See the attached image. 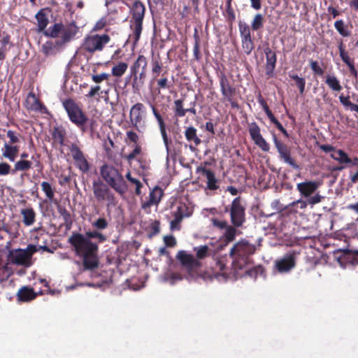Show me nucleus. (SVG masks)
<instances>
[{
    "label": "nucleus",
    "instance_id": "f257e3e1",
    "mask_svg": "<svg viewBox=\"0 0 358 358\" xmlns=\"http://www.w3.org/2000/svg\"><path fill=\"white\" fill-rule=\"evenodd\" d=\"M92 225L96 230L86 231L85 236L80 233L73 232L68 240L76 253L82 257L85 270H93L98 267L99 246L90 239L96 238L99 243H104L107 236L99 231L107 229L109 223L105 217H99Z\"/></svg>",
    "mask_w": 358,
    "mask_h": 358
},
{
    "label": "nucleus",
    "instance_id": "f03ea898",
    "mask_svg": "<svg viewBox=\"0 0 358 358\" xmlns=\"http://www.w3.org/2000/svg\"><path fill=\"white\" fill-rule=\"evenodd\" d=\"M256 250V245L245 239L236 242L229 251L234 268L241 270L250 264V257L255 253Z\"/></svg>",
    "mask_w": 358,
    "mask_h": 358
},
{
    "label": "nucleus",
    "instance_id": "7ed1b4c3",
    "mask_svg": "<svg viewBox=\"0 0 358 358\" xmlns=\"http://www.w3.org/2000/svg\"><path fill=\"white\" fill-rule=\"evenodd\" d=\"M100 174L106 184L120 195L128 190L127 184L119 170L112 165L103 164L100 168Z\"/></svg>",
    "mask_w": 358,
    "mask_h": 358
},
{
    "label": "nucleus",
    "instance_id": "20e7f679",
    "mask_svg": "<svg viewBox=\"0 0 358 358\" xmlns=\"http://www.w3.org/2000/svg\"><path fill=\"white\" fill-rule=\"evenodd\" d=\"M145 7L140 1H135L130 7L129 20L130 29L133 31L134 43H136L141 37L143 30V22L145 17Z\"/></svg>",
    "mask_w": 358,
    "mask_h": 358
},
{
    "label": "nucleus",
    "instance_id": "39448f33",
    "mask_svg": "<svg viewBox=\"0 0 358 358\" xmlns=\"http://www.w3.org/2000/svg\"><path fill=\"white\" fill-rule=\"evenodd\" d=\"M111 187L100 179L92 182V191L96 200L99 203L105 202L107 208L116 206L117 198L110 189Z\"/></svg>",
    "mask_w": 358,
    "mask_h": 358
},
{
    "label": "nucleus",
    "instance_id": "423d86ee",
    "mask_svg": "<svg viewBox=\"0 0 358 358\" xmlns=\"http://www.w3.org/2000/svg\"><path fill=\"white\" fill-rule=\"evenodd\" d=\"M62 106L67 113L69 120L78 129L87 121V114L73 99L69 98L62 101Z\"/></svg>",
    "mask_w": 358,
    "mask_h": 358
},
{
    "label": "nucleus",
    "instance_id": "0eeeda50",
    "mask_svg": "<svg viewBox=\"0 0 358 358\" xmlns=\"http://www.w3.org/2000/svg\"><path fill=\"white\" fill-rule=\"evenodd\" d=\"M110 41L108 34H94L85 38L83 48L89 53L102 51Z\"/></svg>",
    "mask_w": 358,
    "mask_h": 358
},
{
    "label": "nucleus",
    "instance_id": "6e6552de",
    "mask_svg": "<svg viewBox=\"0 0 358 358\" xmlns=\"http://www.w3.org/2000/svg\"><path fill=\"white\" fill-rule=\"evenodd\" d=\"M73 38H74V31L71 28L67 29L63 38L46 41L42 45L41 51L45 56L55 55L64 44L69 43Z\"/></svg>",
    "mask_w": 358,
    "mask_h": 358
},
{
    "label": "nucleus",
    "instance_id": "1a4fd4ad",
    "mask_svg": "<svg viewBox=\"0 0 358 358\" xmlns=\"http://www.w3.org/2000/svg\"><path fill=\"white\" fill-rule=\"evenodd\" d=\"M245 208L242 204L241 198H235L231 204L229 209L231 224L236 227H241L245 222Z\"/></svg>",
    "mask_w": 358,
    "mask_h": 358
},
{
    "label": "nucleus",
    "instance_id": "9d476101",
    "mask_svg": "<svg viewBox=\"0 0 358 358\" xmlns=\"http://www.w3.org/2000/svg\"><path fill=\"white\" fill-rule=\"evenodd\" d=\"M238 30L242 49L245 55H250L255 49V42L251 35L250 27L245 22L239 21Z\"/></svg>",
    "mask_w": 358,
    "mask_h": 358
},
{
    "label": "nucleus",
    "instance_id": "9b49d317",
    "mask_svg": "<svg viewBox=\"0 0 358 358\" xmlns=\"http://www.w3.org/2000/svg\"><path fill=\"white\" fill-rule=\"evenodd\" d=\"M273 139L275 147L279 153L280 159L285 164L289 165L292 169L299 170L301 167L296 160L292 157L290 148L282 141L278 139L275 134L273 135Z\"/></svg>",
    "mask_w": 358,
    "mask_h": 358
},
{
    "label": "nucleus",
    "instance_id": "f8f14e48",
    "mask_svg": "<svg viewBox=\"0 0 358 358\" xmlns=\"http://www.w3.org/2000/svg\"><path fill=\"white\" fill-rule=\"evenodd\" d=\"M73 159L76 166L83 173H87L90 169V164L84 155V153L76 143H71L69 146Z\"/></svg>",
    "mask_w": 358,
    "mask_h": 358
},
{
    "label": "nucleus",
    "instance_id": "ddd939ff",
    "mask_svg": "<svg viewBox=\"0 0 358 358\" xmlns=\"http://www.w3.org/2000/svg\"><path fill=\"white\" fill-rule=\"evenodd\" d=\"M177 258L189 275L196 274L197 269L201 266V263L193 255L181 250L178 252Z\"/></svg>",
    "mask_w": 358,
    "mask_h": 358
},
{
    "label": "nucleus",
    "instance_id": "4468645a",
    "mask_svg": "<svg viewBox=\"0 0 358 358\" xmlns=\"http://www.w3.org/2000/svg\"><path fill=\"white\" fill-rule=\"evenodd\" d=\"M70 28H71L72 31H74L75 36L78 31V27L74 22H72L66 27L62 23H55L52 26H50L44 31L43 34L47 37H51L53 38H58L61 34V38H63L66 30Z\"/></svg>",
    "mask_w": 358,
    "mask_h": 358
},
{
    "label": "nucleus",
    "instance_id": "2eb2a0df",
    "mask_svg": "<svg viewBox=\"0 0 358 358\" xmlns=\"http://www.w3.org/2000/svg\"><path fill=\"white\" fill-rule=\"evenodd\" d=\"M296 266V253L288 252L275 262V268L279 273H287Z\"/></svg>",
    "mask_w": 358,
    "mask_h": 358
},
{
    "label": "nucleus",
    "instance_id": "dca6fc26",
    "mask_svg": "<svg viewBox=\"0 0 358 358\" xmlns=\"http://www.w3.org/2000/svg\"><path fill=\"white\" fill-rule=\"evenodd\" d=\"M248 131L251 139L259 148H260L264 152L269 151V144L262 136L260 127L255 122H251L249 124Z\"/></svg>",
    "mask_w": 358,
    "mask_h": 358
},
{
    "label": "nucleus",
    "instance_id": "f3484780",
    "mask_svg": "<svg viewBox=\"0 0 358 358\" xmlns=\"http://www.w3.org/2000/svg\"><path fill=\"white\" fill-rule=\"evenodd\" d=\"M164 196V190L159 186H155L150 192L147 201H141L142 209L146 210L151 206H157Z\"/></svg>",
    "mask_w": 358,
    "mask_h": 358
},
{
    "label": "nucleus",
    "instance_id": "a211bd4d",
    "mask_svg": "<svg viewBox=\"0 0 358 358\" xmlns=\"http://www.w3.org/2000/svg\"><path fill=\"white\" fill-rule=\"evenodd\" d=\"M25 108L31 111L45 113L48 111L46 106L36 96L34 92H30L24 101Z\"/></svg>",
    "mask_w": 358,
    "mask_h": 358
},
{
    "label": "nucleus",
    "instance_id": "6ab92c4d",
    "mask_svg": "<svg viewBox=\"0 0 358 358\" xmlns=\"http://www.w3.org/2000/svg\"><path fill=\"white\" fill-rule=\"evenodd\" d=\"M219 78L220 91L223 99L235 96L236 94V88L230 83L229 80L224 72H220L217 74Z\"/></svg>",
    "mask_w": 358,
    "mask_h": 358
},
{
    "label": "nucleus",
    "instance_id": "aec40b11",
    "mask_svg": "<svg viewBox=\"0 0 358 358\" xmlns=\"http://www.w3.org/2000/svg\"><path fill=\"white\" fill-rule=\"evenodd\" d=\"M197 173H201L203 176L206 178V189L215 191L220 188V181L215 177V173L204 166H198L196 169Z\"/></svg>",
    "mask_w": 358,
    "mask_h": 358
},
{
    "label": "nucleus",
    "instance_id": "412c9836",
    "mask_svg": "<svg viewBox=\"0 0 358 358\" xmlns=\"http://www.w3.org/2000/svg\"><path fill=\"white\" fill-rule=\"evenodd\" d=\"M8 259L13 264L29 266V255H27L24 250L17 249L15 251H10L8 255Z\"/></svg>",
    "mask_w": 358,
    "mask_h": 358
},
{
    "label": "nucleus",
    "instance_id": "4be33fe9",
    "mask_svg": "<svg viewBox=\"0 0 358 358\" xmlns=\"http://www.w3.org/2000/svg\"><path fill=\"white\" fill-rule=\"evenodd\" d=\"M184 135L185 139L189 143V148L192 151H194L196 148L201 143V140L197 135V130L193 126L185 127Z\"/></svg>",
    "mask_w": 358,
    "mask_h": 358
},
{
    "label": "nucleus",
    "instance_id": "5701e85b",
    "mask_svg": "<svg viewBox=\"0 0 358 358\" xmlns=\"http://www.w3.org/2000/svg\"><path fill=\"white\" fill-rule=\"evenodd\" d=\"M319 187L320 182L310 180L298 183L296 189L301 196L308 198L318 189Z\"/></svg>",
    "mask_w": 358,
    "mask_h": 358
},
{
    "label": "nucleus",
    "instance_id": "b1692460",
    "mask_svg": "<svg viewBox=\"0 0 358 358\" xmlns=\"http://www.w3.org/2000/svg\"><path fill=\"white\" fill-rule=\"evenodd\" d=\"M264 51L266 59V74L268 77H272L273 76V71L275 69L277 62L276 54L269 47L264 48Z\"/></svg>",
    "mask_w": 358,
    "mask_h": 358
},
{
    "label": "nucleus",
    "instance_id": "393cba45",
    "mask_svg": "<svg viewBox=\"0 0 358 358\" xmlns=\"http://www.w3.org/2000/svg\"><path fill=\"white\" fill-rule=\"evenodd\" d=\"M145 110V108L142 103H136L131 107L129 117L134 124L137 125L141 122Z\"/></svg>",
    "mask_w": 358,
    "mask_h": 358
},
{
    "label": "nucleus",
    "instance_id": "a878e982",
    "mask_svg": "<svg viewBox=\"0 0 358 358\" xmlns=\"http://www.w3.org/2000/svg\"><path fill=\"white\" fill-rule=\"evenodd\" d=\"M37 294L34 289L28 286L22 287L17 293V301L20 302H29L35 299Z\"/></svg>",
    "mask_w": 358,
    "mask_h": 358
},
{
    "label": "nucleus",
    "instance_id": "bb28decb",
    "mask_svg": "<svg viewBox=\"0 0 358 358\" xmlns=\"http://www.w3.org/2000/svg\"><path fill=\"white\" fill-rule=\"evenodd\" d=\"M20 152L17 145H10L5 143L2 149V156L10 162H15Z\"/></svg>",
    "mask_w": 358,
    "mask_h": 358
},
{
    "label": "nucleus",
    "instance_id": "cd10ccee",
    "mask_svg": "<svg viewBox=\"0 0 358 358\" xmlns=\"http://www.w3.org/2000/svg\"><path fill=\"white\" fill-rule=\"evenodd\" d=\"M131 76L133 77L131 83L132 88L134 92H138L145 84V81L147 78V71L131 73Z\"/></svg>",
    "mask_w": 358,
    "mask_h": 358
},
{
    "label": "nucleus",
    "instance_id": "c85d7f7f",
    "mask_svg": "<svg viewBox=\"0 0 358 358\" xmlns=\"http://www.w3.org/2000/svg\"><path fill=\"white\" fill-rule=\"evenodd\" d=\"M148 59L143 55H140L130 67L131 73H136L138 71H147Z\"/></svg>",
    "mask_w": 358,
    "mask_h": 358
},
{
    "label": "nucleus",
    "instance_id": "c756f323",
    "mask_svg": "<svg viewBox=\"0 0 358 358\" xmlns=\"http://www.w3.org/2000/svg\"><path fill=\"white\" fill-rule=\"evenodd\" d=\"M20 213L22 215V222L25 226H31L35 222L36 214L33 208L22 209Z\"/></svg>",
    "mask_w": 358,
    "mask_h": 358
},
{
    "label": "nucleus",
    "instance_id": "7c9ffc66",
    "mask_svg": "<svg viewBox=\"0 0 358 358\" xmlns=\"http://www.w3.org/2000/svg\"><path fill=\"white\" fill-rule=\"evenodd\" d=\"M35 17L37 20L38 31L43 33L49 23V20L44 9H41Z\"/></svg>",
    "mask_w": 358,
    "mask_h": 358
},
{
    "label": "nucleus",
    "instance_id": "2f4dec72",
    "mask_svg": "<svg viewBox=\"0 0 358 358\" xmlns=\"http://www.w3.org/2000/svg\"><path fill=\"white\" fill-rule=\"evenodd\" d=\"M66 136V129L60 126L55 127L53 128L52 132V136L55 143H58L59 145L63 146L64 145V140Z\"/></svg>",
    "mask_w": 358,
    "mask_h": 358
},
{
    "label": "nucleus",
    "instance_id": "473e14b6",
    "mask_svg": "<svg viewBox=\"0 0 358 358\" xmlns=\"http://www.w3.org/2000/svg\"><path fill=\"white\" fill-rule=\"evenodd\" d=\"M191 215L192 213L189 207L185 203H180L173 213L174 218L180 221H182L184 217H189Z\"/></svg>",
    "mask_w": 358,
    "mask_h": 358
},
{
    "label": "nucleus",
    "instance_id": "72a5a7b5",
    "mask_svg": "<svg viewBox=\"0 0 358 358\" xmlns=\"http://www.w3.org/2000/svg\"><path fill=\"white\" fill-rule=\"evenodd\" d=\"M162 69L163 64L161 62L159 57H152L151 61V71L153 80L159 76Z\"/></svg>",
    "mask_w": 358,
    "mask_h": 358
},
{
    "label": "nucleus",
    "instance_id": "f704fd0d",
    "mask_svg": "<svg viewBox=\"0 0 358 358\" xmlns=\"http://www.w3.org/2000/svg\"><path fill=\"white\" fill-rule=\"evenodd\" d=\"M325 83L332 91L340 92L343 89L340 80L334 75H327Z\"/></svg>",
    "mask_w": 358,
    "mask_h": 358
},
{
    "label": "nucleus",
    "instance_id": "c9c22d12",
    "mask_svg": "<svg viewBox=\"0 0 358 358\" xmlns=\"http://www.w3.org/2000/svg\"><path fill=\"white\" fill-rule=\"evenodd\" d=\"M97 128V123L94 119H89L87 116V121L83 124V126L80 127L82 133H90L92 136L96 132Z\"/></svg>",
    "mask_w": 358,
    "mask_h": 358
},
{
    "label": "nucleus",
    "instance_id": "e433bc0d",
    "mask_svg": "<svg viewBox=\"0 0 358 358\" xmlns=\"http://www.w3.org/2000/svg\"><path fill=\"white\" fill-rule=\"evenodd\" d=\"M339 101L343 106L345 109H350L351 111H355L358 113V105L352 103L350 101V96L349 94L344 95L343 93L340 94Z\"/></svg>",
    "mask_w": 358,
    "mask_h": 358
},
{
    "label": "nucleus",
    "instance_id": "4c0bfd02",
    "mask_svg": "<svg viewBox=\"0 0 358 358\" xmlns=\"http://www.w3.org/2000/svg\"><path fill=\"white\" fill-rule=\"evenodd\" d=\"M32 166V162L27 159H20L16 162L14 164V169L12 170L11 173L15 174L17 171H27Z\"/></svg>",
    "mask_w": 358,
    "mask_h": 358
},
{
    "label": "nucleus",
    "instance_id": "58836bf2",
    "mask_svg": "<svg viewBox=\"0 0 358 358\" xmlns=\"http://www.w3.org/2000/svg\"><path fill=\"white\" fill-rule=\"evenodd\" d=\"M330 157L341 164H350L351 162V159L343 150H336L334 153L331 154Z\"/></svg>",
    "mask_w": 358,
    "mask_h": 358
},
{
    "label": "nucleus",
    "instance_id": "ea45409f",
    "mask_svg": "<svg viewBox=\"0 0 358 358\" xmlns=\"http://www.w3.org/2000/svg\"><path fill=\"white\" fill-rule=\"evenodd\" d=\"M334 27L343 37H348L351 34L350 31L348 29L347 25L343 20H336L334 22Z\"/></svg>",
    "mask_w": 358,
    "mask_h": 358
},
{
    "label": "nucleus",
    "instance_id": "a19ab883",
    "mask_svg": "<svg viewBox=\"0 0 358 358\" xmlns=\"http://www.w3.org/2000/svg\"><path fill=\"white\" fill-rule=\"evenodd\" d=\"M174 108V116L176 117H182L186 115L185 108H183V100L176 99L173 102Z\"/></svg>",
    "mask_w": 358,
    "mask_h": 358
},
{
    "label": "nucleus",
    "instance_id": "79ce46f5",
    "mask_svg": "<svg viewBox=\"0 0 358 358\" xmlns=\"http://www.w3.org/2000/svg\"><path fill=\"white\" fill-rule=\"evenodd\" d=\"M127 68L128 65L127 63L122 62H119L112 68L111 73L113 76L121 77L125 73Z\"/></svg>",
    "mask_w": 358,
    "mask_h": 358
},
{
    "label": "nucleus",
    "instance_id": "37998d69",
    "mask_svg": "<svg viewBox=\"0 0 358 358\" xmlns=\"http://www.w3.org/2000/svg\"><path fill=\"white\" fill-rule=\"evenodd\" d=\"M194 43L193 48L194 58L195 60L199 61L201 58V54L200 52V37L197 33L196 29L194 34Z\"/></svg>",
    "mask_w": 358,
    "mask_h": 358
},
{
    "label": "nucleus",
    "instance_id": "c03bdc74",
    "mask_svg": "<svg viewBox=\"0 0 358 358\" xmlns=\"http://www.w3.org/2000/svg\"><path fill=\"white\" fill-rule=\"evenodd\" d=\"M264 17L262 14H256L252 21L250 30L257 31L264 26Z\"/></svg>",
    "mask_w": 358,
    "mask_h": 358
},
{
    "label": "nucleus",
    "instance_id": "a18cd8bd",
    "mask_svg": "<svg viewBox=\"0 0 358 358\" xmlns=\"http://www.w3.org/2000/svg\"><path fill=\"white\" fill-rule=\"evenodd\" d=\"M125 177L131 184L134 185L136 186L135 194L137 196L141 195V189L143 187V184L141 183V182L138 179L133 178L131 173L129 171L126 174Z\"/></svg>",
    "mask_w": 358,
    "mask_h": 358
},
{
    "label": "nucleus",
    "instance_id": "49530a36",
    "mask_svg": "<svg viewBox=\"0 0 358 358\" xmlns=\"http://www.w3.org/2000/svg\"><path fill=\"white\" fill-rule=\"evenodd\" d=\"M41 189L43 192L45 193L46 197L50 201H52L55 196V190L52 188V185L48 182L43 181L41 182Z\"/></svg>",
    "mask_w": 358,
    "mask_h": 358
},
{
    "label": "nucleus",
    "instance_id": "de8ad7c7",
    "mask_svg": "<svg viewBox=\"0 0 358 358\" xmlns=\"http://www.w3.org/2000/svg\"><path fill=\"white\" fill-rule=\"evenodd\" d=\"M289 77L295 81V85L298 87L301 94L305 91L306 80L304 78L299 77L297 74H289Z\"/></svg>",
    "mask_w": 358,
    "mask_h": 358
},
{
    "label": "nucleus",
    "instance_id": "09e8293b",
    "mask_svg": "<svg viewBox=\"0 0 358 358\" xmlns=\"http://www.w3.org/2000/svg\"><path fill=\"white\" fill-rule=\"evenodd\" d=\"M308 203V201H303L302 199H299V200L294 201L292 202L291 203H289L287 206H286L285 208L287 209L289 212L296 213L297 210H294V208L297 207L301 209H304L307 207Z\"/></svg>",
    "mask_w": 358,
    "mask_h": 358
},
{
    "label": "nucleus",
    "instance_id": "8fccbe9b",
    "mask_svg": "<svg viewBox=\"0 0 358 358\" xmlns=\"http://www.w3.org/2000/svg\"><path fill=\"white\" fill-rule=\"evenodd\" d=\"M59 213L60 215L62 217V218L64 220L66 228L67 229H69L71 227V225H72V223H73L72 220H71V213L69 212V210H67L64 208H59Z\"/></svg>",
    "mask_w": 358,
    "mask_h": 358
},
{
    "label": "nucleus",
    "instance_id": "3c124183",
    "mask_svg": "<svg viewBox=\"0 0 358 358\" xmlns=\"http://www.w3.org/2000/svg\"><path fill=\"white\" fill-rule=\"evenodd\" d=\"M226 268V257H221L215 260V265L213 269L215 274H220V272L223 271Z\"/></svg>",
    "mask_w": 358,
    "mask_h": 358
},
{
    "label": "nucleus",
    "instance_id": "603ef678",
    "mask_svg": "<svg viewBox=\"0 0 358 358\" xmlns=\"http://www.w3.org/2000/svg\"><path fill=\"white\" fill-rule=\"evenodd\" d=\"M164 73L162 74V76L159 79H155L157 80V85L159 90H169L173 85L169 80L167 77H164Z\"/></svg>",
    "mask_w": 358,
    "mask_h": 358
},
{
    "label": "nucleus",
    "instance_id": "864d4df0",
    "mask_svg": "<svg viewBox=\"0 0 358 358\" xmlns=\"http://www.w3.org/2000/svg\"><path fill=\"white\" fill-rule=\"evenodd\" d=\"M235 227H234V225H229L225 229L224 238L227 243L231 242L235 239L236 235V229Z\"/></svg>",
    "mask_w": 358,
    "mask_h": 358
},
{
    "label": "nucleus",
    "instance_id": "5fc2aeb1",
    "mask_svg": "<svg viewBox=\"0 0 358 358\" xmlns=\"http://www.w3.org/2000/svg\"><path fill=\"white\" fill-rule=\"evenodd\" d=\"M6 136L9 138L8 144L16 145L20 143V137L21 136L20 133L13 130H8Z\"/></svg>",
    "mask_w": 358,
    "mask_h": 358
},
{
    "label": "nucleus",
    "instance_id": "6e6d98bb",
    "mask_svg": "<svg viewBox=\"0 0 358 358\" xmlns=\"http://www.w3.org/2000/svg\"><path fill=\"white\" fill-rule=\"evenodd\" d=\"M310 67L312 71L313 72L314 75L322 76H323L324 71V69L320 66L317 61H314L311 59L310 61Z\"/></svg>",
    "mask_w": 358,
    "mask_h": 358
},
{
    "label": "nucleus",
    "instance_id": "4d7b16f0",
    "mask_svg": "<svg viewBox=\"0 0 358 358\" xmlns=\"http://www.w3.org/2000/svg\"><path fill=\"white\" fill-rule=\"evenodd\" d=\"M338 48L339 50V55L343 62L351 58L348 52V51L345 50V46L343 43V41L342 39L340 40Z\"/></svg>",
    "mask_w": 358,
    "mask_h": 358
},
{
    "label": "nucleus",
    "instance_id": "13d9d810",
    "mask_svg": "<svg viewBox=\"0 0 358 358\" xmlns=\"http://www.w3.org/2000/svg\"><path fill=\"white\" fill-rule=\"evenodd\" d=\"M194 250L196 251V257L201 259L208 256L209 248L208 245H205L198 248H194Z\"/></svg>",
    "mask_w": 358,
    "mask_h": 358
},
{
    "label": "nucleus",
    "instance_id": "bf43d9fd",
    "mask_svg": "<svg viewBox=\"0 0 358 358\" xmlns=\"http://www.w3.org/2000/svg\"><path fill=\"white\" fill-rule=\"evenodd\" d=\"M348 67L350 74L355 78H357L358 71L355 66V60L353 58H350L343 62Z\"/></svg>",
    "mask_w": 358,
    "mask_h": 358
},
{
    "label": "nucleus",
    "instance_id": "052dcab7",
    "mask_svg": "<svg viewBox=\"0 0 358 358\" xmlns=\"http://www.w3.org/2000/svg\"><path fill=\"white\" fill-rule=\"evenodd\" d=\"M159 131H160L162 139H163V142L166 147V150L167 152L169 153L171 141L168 138V135H167V132H166V127L164 126V127H159Z\"/></svg>",
    "mask_w": 358,
    "mask_h": 358
},
{
    "label": "nucleus",
    "instance_id": "680f3d73",
    "mask_svg": "<svg viewBox=\"0 0 358 358\" xmlns=\"http://www.w3.org/2000/svg\"><path fill=\"white\" fill-rule=\"evenodd\" d=\"M151 108H152V113L157 121L159 128L166 126L165 122H164L162 116L161 115L160 113L157 109V108L153 105L151 106Z\"/></svg>",
    "mask_w": 358,
    "mask_h": 358
},
{
    "label": "nucleus",
    "instance_id": "e2e57ef3",
    "mask_svg": "<svg viewBox=\"0 0 358 358\" xmlns=\"http://www.w3.org/2000/svg\"><path fill=\"white\" fill-rule=\"evenodd\" d=\"M142 152L141 146L139 144L134 145V149L133 151L126 156V159L128 161H132Z\"/></svg>",
    "mask_w": 358,
    "mask_h": 358
},
{
    "label": "nucleus",
    "instance_id": "0e129e2a",
    "mask_svg": "<svg viewBox=\"0 0 358 358\" xmlns=\"http://www.w3.org/2000/svg\"><path fill=\"white\" fill-rule=\"evenodd\" d=\"M109 77L110 75L108 73H102L101 74L92 75L91 78L94 83L99 84L103 82V80H108Z\"/></svg>",
    "mask_w": 358,
    "mask_h": 358
},
{
    "label": "nucleus",
    "instance_id": "69168bd1",
    "mask_svg": "<svg viewBox=\"0 0 358 358\" xmlns=\"http://www.w3.org/2000/svg\"><path fill=\"white\" fill-rule=\"evenodd\" d=\"M103 93V91L101 90L100 85L92 86L88 93L86 94L87 98H92L96 95H100Z\"/></svg>",
    "mask_w": 358,
    "mask_h": 358
},
{
    "label": "nucleus",
    "instance_id": "338daca9",
    "mask_svg": "<svg viewBox=\"0 0 358 358\" xmlns=\"http://www.w3.org/2000/svg\"><path fill=\"white\" fill-rule=\"evenodd\" d=\"M13 169L9 164L6 162L0 163V176H6L11 173Z\"/></svg>",
    "mask_w": 358,
    "mask_h": 358
},
{
    "label": "nucleus",
    "instance_id": "774afa93",
    "mask_svg": "<svg viewBox=\"0 0 358 358\" xmlns=\"http://www.w3.org/2000/svg\"><path fill=\"white\" fill-rule=\"evenodd\" d=\"M211 222L214 227L220 229H226L229 226L227 222L225 220H219L216 218H213Z\"/></svg>",
    "mask_w": 358,
    "mask_h": 358
}]
</instances>
